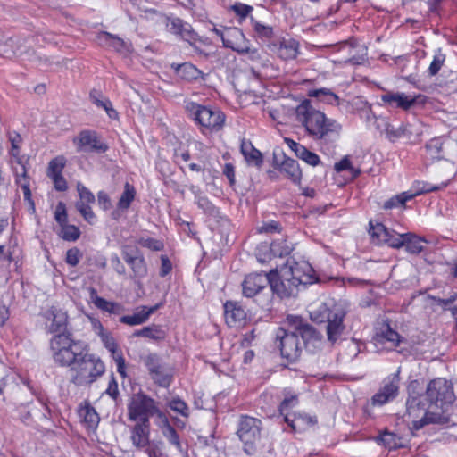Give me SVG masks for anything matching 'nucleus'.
Instances as JSON below:
<instances>
[{"label":"nucleus","mask_w":457,"mask_h":457,"mask_svg":"<svg viewBox=\"0 0 457 457\" xmlns=\"http://www.w3.org/2000/svg\"><path fill=\"white\" fill-rule=\"evenodd\" d=\"M420 382L412 380L408 386L406 413L409 418H418L420 412L424 415L412 420V428L419 430L428 424L450 427L457 423L453 420L455 399L453 385L443 378L432 379L426 389V396L419 393Z\"/></svg>","instance_id":"1"},{"label":"nucleus","mask_w":457,"mask_h":457,"mask_svg":"<svg viewBox=\"0 0 457 457\" xmlns=\"http://www.w3.org/2000/svg\"><path fill=\"white\" fill-rule=\"evenodd\" d=\"M275 336V343L287 365L298 362L303 348L310 353H316L323 345L322 335L299 315H287Z\"/></svg>","instance_id":"2"},{"label":"nucleus","mask_w":457,"mask_h":457,"mask_svg":"<svg viewBox=\"0 0 457 457\" xmlns=\"http://www.w3.org/2000/svg\"><path fill=\"white\" fill-rule=\"evenodd\" d=\"M296 120L304 128L309 137L315 141L322 151H330L338 141L342 126L336 120L328 118L324 112L303 100L295 108Z\"/></svg>","instance_id":"3"},{"label":"nucleus","mask_w":457,"mask_h":457,"mask_svg":"<svg viewBox=\"0 0 457 457\" xmlns=\"http://www.w3.org/2000/svg\"><path fill=\"white\" fill-rule=\"evenodd\" d=\"M369 233L373 240L378 245H386L393 249L405 248V251L410 254L418 255L424 250L423 244H427L428 240L416 235L412 232L397 233L393 229H389L383 223H373L372 220L369 222Z\"/></svg>","instance_id":"4"},{"label":"nucleus","mask_w":457,"mask_h":457,"mask_svg":"<svg viewBox=\"0 0 457 457\" xmlns=\"http://www.w3.org/2000/svg\"><path fill=\"white\" fill-rule=\"evenodd\" d=\"M49 349L56 365L71 368L83 352L88 350V345L82 340L75 339L72 333L60 334L50 338Z\"/></svg>","instance_id":"5"},{"label":"nucleus","mask_w":457,"mask_h":457,"mask_svg":"<svg viewBox=\"0 0 457 457\" xmlns=\"http://www.w3.org/2000/svg\"><path fill=\"white\" fill-rule=\"evenodd\" d=\"M187 117L198 127L203 135H212L223 129L225 113L216 106L204 105L189 101L185 104Z\"/></svg>","instance_id":"6"},{"label":"nucleus","mask_w":457,"mask_h":457,"mask_svg":"<svg viewBox=\"0 0 457 457\" xmlns=\"http://www.w3.org/2000/svg\"><path fill=\"white\" fill-rule=\"evenodd\" d=\"M72 372L71 382L77 386L91 385L105 372L104 361L95 353L85 350L70 368Z\"/></svg>","instance_id":"7"},{"label":"nucleus","mask_w":457,"mask_h":457,"mask_svg":"<svg viewBox=\"0 0 457 457\" xmlns=\"http://www.w3.org/2000/svg\"><path fill=\"white\" fill-rule=\"evenodd\" d=\"M309 283V276L302 275L298 263L280 275L277 269L269 271V285L272 292L279 298L292 296L301 284Z\"/></svg>","instance_id":"8"},{"label":"nucleus","mask_w":457,"mask_h":457,"mask_svg":"<svg viewBox=\"0 0 457 457\" xmlns=\"http://www.w3.org/2000/svg\"><path fill=\"white\" fill-rule=\"evenodd\" d=\"M7 137L12 145L10 154L14 158L16 163L20 166V168H14L15 182L22 190L24 201H26L29 206L35 210V204L30 190L29 177L27 174L24 157L21 155L22 137L17 131L8 132Z\"/></svg>","instance_id":"9"},{"label":"nucleus","mask_w":457,"mask_h":457,"mask_svg":"<svg viewBox=\"0 0 457 457\" xmlns=\"http://www.w3.org/2000/svg\"><path fill=\"white\" fill-rule=\"evenodd\" d=\"M262 430V422L260 419L241 414L238 418L237 436L243 443L244 451L251 455L257 450V445L261 442Z\"/></svg>","instance_id":"10"},{"label":"nucleus","mask_w":457,"mask_h":457,"mask_svg":"<svg viewBox=\"0 0 457 457\" xmlns=\"http://www.w3.org/2000/svg\"><path fill=\"white\" fill-rule=\"evenodd\" d=\"M153 383L159 387L169 388L174 380L175 368L166 363L156 353H149L143 358Z\"/></svg>","instance_id":"11"},{"label":"nucleus","mask_w":457,"mask_h":457,"mask_svg":"<svg viewBox=\"0 0 457 457\" xmlns=\"http://www.w3.org/2000/svg\"><path fill=\"white\" fill-rule=\"evenodd\" d=\"M156 414H160L156 401L142 392L133 395L127 406L128 419L133 422L150 421Z\"/></svg>","instance_id":"12"},{"label":"nucleus","mask_w":457,"mask_h":457,"mask_svg":"<svg viewBox=\"0 0 457 457\" xmlns=\"http://www.w3.org/2000/svg\"><path fill=\"white\" fill-rule=\"evenodd\" d=\"M297 403L295 396L285 398L278 407L281 415L284 416L285 422L291 428L295 433H301L308 428L316 424L317 420L305 413L288 412V409Z\"/></svg>","instance_id":"13"},{"label":"nucleus","mask_w":457,"mask_h":457,"mask_svg":"<svg viewBox=\"0 0 457 457\" xmlns=\"http://www.w3.org/2000/svg\"><path fill=\"white\" fill-rule=\"evenodd\" d=\"M77 152L104 154L109 149L97 131L83 129L72 139Z\"/></svg>","instance_id":"14"},{"label":"nucleus","mask_w":457,"mask_h":457,"mask_svg":"<svg viewBox=\"0 0 457 457\" xmlns=\"http://www.w3.org/2000/svg\"><path fill=\"white\" fill-rule=\"evenodd\" d=\"M400 376L399 371L386 377L378 391L371 397L372 406H382L394 401L399 394Z\"/></svg>","instance_id":"15"},{"label":"nucleus","mask_w":457,"mask_h":457,"mask_svg":"<svg viewBox=\"0 0 457 457\" xmlns=\"http://www.w3.org/2000/svg\"><path fill=\"white\" fill-rule=\"evenodd\" d=\"M121 255L132 271L133 278H144L147 275L145 259L137 246L124 245L121 246Z\"/></svg>","instance_id":"16"},{"label":"nucleus","mask_w":457,"mask_h":457,"mask_svg":"<svg viewBox=\"0 0 457 457\" xmlns=\"http://www.w3.org/2000/svg\"><path fill=\"white\" fill-rule=\"evenodd\" d=\"M381 100L392 107L408 111L416 104H425L428 97L421 94L408 96L404 93L388 92L381 96Z\"/></svg>","instance_id":"17"},{"label":"nucleus","mask_w":457,"mask_h":457,"mask_svg":"<svg viewBox=\"0 0 457 457\" xmlns=\"http://www.w3.org/2000/svg\"><path fill=\"white\" fill-rule=\"evenodd\" d=\"M223 309L225 322L229 328H240L247 323L249 318L241 303L228 300L223 303Z\"/></svg>","instance_id":"18"},{"label":"nucleus","mask_w":457,"mask_h":457,"mask_svg":"<svg viewBox=\"0 0 457 457\" xmlns=\"http://www.w3.org/2000/svg\"><path fill=\"white\" fill-rule=\"evenodd\" d=\"M43 317L47 320L46 323V332L49 334H71L68 329V315L66 312L51 308L43 313Z\"/></svg>","instance_id":"19"},{"label":"nucleus","mask_w":457,"mask_h":457,"mask_svg":"<svg viewBox=\"0 0 457 457\" xmlns=\"http://www.w3.org/2000/svg\"><path fill=\"white\" fill-rule=\"evenodd\" d=\"M222 44L225 47L239 54L249 53L250 51L249 41L245 38L243 31L237 27L225 28Z\"/></svg>","instance_id":"20"},{"label":"nucleus","mask_w":457,"mask_h":457,"mask_svg":"<svg viewBox=\"0 0 457 457\" xmlns=\"http://www.w3.org/2000/svg\"><path fill=\"white\" fill-rule=\"evenodd\" d=\"M269 285V272L262 273H250L245 276L242 282L243 295L247 298H252L258 295Z\"/></svg>","instance_id":"21"},{"label":"nucleus","mask_w":457,"mask_h":457,"mask_svg":"<svg viewBox=\"0 0 457 457\" xmlns=\"http://www.w3.org/2000/svg\"><path fill=\"white\" fill-rule=\"evenodd\" d=\"M327 315V337L331 344H335L343 335L345 326L344 320L345 313L343 311L333 312L326 308Z\"/></svg>","instance_id":"22"},{"label":"nucleus","mask_w":457,"mask_h":457,"mask_svg":"<svg viewBox=\"0 0 457 457\" xmlns=\"http://www.w3.org/2000/svg\"><path fill=\"white\" fill-rule=\"evenodd\" d=\"M290 250L285 240L273 241L270 245L263 244L257 248V259L260 262H266L275 257H283L289 254Z\"/></svg>","instance_id":"23"},{"label":"nucleus","mask_w":457,"mask_h":457,"mask_svg":"<svg viewBox=\"0 0 457 457\" xmlns=\"http://www.w3.org/2000/svg\"><path fill=\"white\" fill-rule=\"evenodd\" d=\"M129 431L131 444L137 450H143V448L146 447L151 442L150 421L145 420L144 422H135V424L130 427Z\"/></svg>","instance_id":"24"},{"label":"nucleus","mask_w":457,"mask_h":457,"mask_svg":"<svg viewBox=\"0 0 457 457\" xmlns=\"http://www.w3.org/2000/svg\"><path fill=\"white\" fill-rule=\"evenodd\" d=\"M167 27L170 33L186 42L194 43L196 39L197 33L193 29L191 24L180 18H168Z\"/></svg>","instance_id":"25"},{"label":"nucleus","mask_w":457,"mask_h":457,"mask_svg":"<svg viewBox=\"0 0 457 457\" xmlns=\"http://www.w3.org/2000/svg\"><path fill=\"white\" fill-rule=\"evenodd\" d=\"M284 141L288 148L294 152L295 156L303 161L308 165L316 167L321 163L320 158L316 153L310 151L307 149V147L301 145L300 143L288 137H285Z\"/></svg>","instance_id":"26"},{"label":"nucleus","mask_w":457,"mask_h":457,"mask_svg":"<svg viewBox=\"0 0 457 457\" xmlns=\"http://www.w3.org/2000/svg\"><path fill=\"white\" fill-rule=\"evenodd\" d=\"M277 169L283 173L293 184L299 186L302 181L303 172L298 162L291 157L284 156Z\"/></svg>","instance_id":"27"},{"label":"nucleus","mask_w":457,"mask_h":457,"mask_svg":"<svg viewBox=\"0 0 457 457\" xmlns=\"http://www.w3.org/2000/svg\"><path fill=\"white\" fill-rule=\"evenodd\" d=\"M240 153L248 165L261 168L263 164V155L260 150L254 147L249 139L243 138L240 144Z\"/></svg>","instance_id":"28"},{"label":"nucleus","mask_w":457,"mask_h":457,"mask_svg":"<svg viewBox=\"0 0 457 457\" xmlns=\"http://www.w3.org/2000/svg\"><path fill=\"white\" fill-rule=\"evenodd\" d=\"M80 421L87 429H95L99 423V416L96 409L87 401L80 403L78 409Z\"/></svg>","instance_id":"29"},{"label":"nucleus","mask_w":457,"mask_h":457,"mask_svg":"<svg viewBox=\"0 0 457 457\" xmlns=\"http://www.w3.org/2000/svg\"><path fill=\"white\" fill-rule=\"evenodd\" d=\"M89 296L95 306L103 312H106L110 314H120L124 310L121 304L115 302L107 301L104 297L99 296L96 289L94 287L89 289Z\"/></svg>","instance_id":"30"},{"label":"nucleus","mask_w":457,"mask_h":457,"mask_svg":"<svg viewBox=\"0 0 457 457\" xmlns=\"http://www.w3.org/2000/svg\"><path fill=\"white\" fill-rule=\"evenodd\" d=\"M158 306L147 307L142 306L140 310L132 315H123L120 318V322L129 326L141 325L148 320L150 316L157 310Z\"/></svg>","instance_id":"31"},{"label":"nucleus","mask_w":457,"mask_h":457,"mask_svg":"<svg viewBox=\"0 0 457 457\" xmlns=\"http://www.w3.org/2000/svg\"><path fill=\"white\" fill-rule=\"evenodd\" d=\"M133 337H145L156 342H160L166 338L167 333L161 325L152 324L140 329L135 330L133 332Z\"/></svg>","instance_id":"32"},{"label":"nucleus","mask_w":457,"mask_h":457,"mask_svg":"<svg viewBox=\"0 0 457 457\" xmlns=\"http://www.w3.org/2000/svg\"><path fill=\"white\" fill-rule=\"evenodd\" d=\"M299 54V43L295 39H283L277 49L278 56L285 61L294 60Z\"/></svg>","instance_id":"33"},{"label":"nucleus","mask_w":457,"mask_h":457,"mask_svg":"<svg viewBox=\"0 0 457 457\" xmlns=\"http://www.w3.org/2000/svg\"><path fill=\"white\" fill-rule=\"evenodd\" d=\"M375 340L380 344L388 342L391 344L392 347H397L401 342V337L388 323H386L383 324L376 333Z\"/></svg>","instance_id":"34"},{"label":"nucleus","mask_w":457,"mask_h":457,"mask_svg":"<svg viewBox=\"0 0 457 457\" xmlns=\"http://www.w3.org/2000/svg\"><path fill=\"white\" fill-rule=\"evenodd\" d=\"M446 186L447 183H442L440 186H435L426 181L414 180L411 184L410 190L406 192L407 195L410 196V199L411 200L418 195L438 191L445 187Z\"/></svg>","instance_id":"35"},{"label":"nucleus","mask_w":457,"mask_h":457,"mask_svg":"<svg viewBox=\"0 0 457 457\" xmlns=\"http://www.w3.org/2000/svg\"><path fill=\"white\" fill-rule=\"evenodd\" d=\"M179 76L187 81H195L201 79L203 71L191 62L178 64L175 68Z\"/></svg>","instance_id":"36"},{"label":"nucleus","mask_w":457,"mask_h":457,"mask_svg":"<svg viewBox=\"0 0 457 457\" xmlns=\"http://www.w3.org/2000/svg\"><path fill=\"white\" fill-rule=\"evenodd\" d=\"M136 195L137 191L135 187L132 184L126 182L124 184V190L120 195L117 204L118 208L120 210L129 209L132 202L135 200Z\"/></svg>","instance_id":"37"},{"label":"nucleus","mask_w":457,"mask_h":457,"mask_svg":"<svg viewBox=\"0 0 457 457\" xmlns=\"http://www.w3.org/2000/svg\"><path fill=\"white\" fill-rule=\"evenodd\" d=\"M162 432L168 442L172 445L178 451L182 452V445L177 430L170 424L169 420L165 419Z\"/></svg>","instance_id":"38"},{"label":"nucleus","mask_w":457,"mask_h":457,"mask_svg":"<svg viewBox=\"0 0 457 457\" xmlns=\"http://www.w3.org/2000/svg\"><path fill=\"white\" fill-rule=\"evenodd\" d=\"M378 440L389 450L397 449L402 446V438L387 430L381 432L378 436Z\"/></svg>","instance_id":"39"},{"label":"nucleus","mask_w":457,"mask_h":457,"mask_svg":"<svg viewBox=\"0 0 457 457\" xmlns=\"http://www.w3.org/2000/svg\"><path fill=\"white\" fill-rule=\"evenodd\" d=\"M67 164V159L64 155H57L49 162L46 169L47 177L61 175Z\"/></svg>","instance_id":"40"},{"label":"nucleus","mask_w":457,"mask_h":457,"mask_svg":"<svg viewBox=\"0 0 457 457\" xmlns=\"http://www.w3.org/2000/svg\"><path fill=\"white\" fill-rule=\"evenodd\" d=\"M29 408H34L35 414H33V420H45L50 418V408L47 403L42 399H38L37 403H29Z\"/></svg>","instance_id":"41"},{"label":"nucleus","mask_w":457,"mask_h":457,"mask_svg":"<svg viewBox=\"0 0 457 457\" xmlns=\"http://www.w3.org/2000/svg\"><path fill=\"white\" fill-rule=\"evenodd\" d=\"M195 203L203 212L211 217H216L219 214V209L205 195H197Z\"/></svg>","instance_id":"42"},{"label":"nucleus","mask_w":457,"mask_h":457,"mask_svg":"<svg viewBox=\"0 0 457 457\" xmlns=\"http://www.w3.org/2000/svg\"><path fill=\"white\" fill-rule=\"evenodd\" d=\"M229 11H232L237 17L238 23H242L253 11V6L237 2L229 6Z\"/></svg>","instance_id":"43"},{"label":"nucleus","mask_w":457,"mask_h":457,"mask_svg":"<svg viewBox=\"0 0 457 457\" xmlns=\"http://www.w3.org/2000/svg\"><path fill=\"white\" fill-rule=\"evenodd\" d=\"M29 407V403H22L16 407L18 419L26 425H30L34 422L33 414H35L36 410Z\"/></svg>","instance_id":"44"},{"label":"nucleus","mask_w":457,"mask_h":457,"mask_svg":"<svg viewBox=\"0 0 457 457\" xmlns=\"http://www.w3.org/2000/svg\"><path fill=\"white\" fill-rule=\"evenodd\" d=\"M61 237L69 242H74L78 240L81 235L79 228L69 223L61 227Z\"/></svg>","instance_id":"45"},{"label":"nucleus","mask_w":457,"mask_h":457,"mask_svg":"<svg viewBox=\"0 0 457 457\" xmlns=\"http://www.w3.org/2000/svg\"><path fill=\"white\" fill-rule=\"evenodd\" d=\"M408 201H411V199L405 191L385 201L382 207L384 210H390L399 206H403Z\"/></svg>","instance_id":"46"},{"label":"nucleus","mask_w":457,"mask_h":457,"mask_svg":"<svg viewBox=\"0 0 457 457\" xmlns=\"http://www.w3.org/2000/svg\"><path fill=\"white\" fill-rule=\"evenodd\" d=\"M168 406L170 408V410L183 417L187 418L189 416L188 405L179 396L171 398V400L168 403Z\"/></svg>","instance_id":"47"},{"label":"nucleus","mask_w":457,"mask_h":457,"mask_svg":"<svg viewBox=\"0 0 457 457\" xmlns=\"http://www.w3.org/2000/svg\"><path fill=\"white\" fill-rule=\"evenodd\" d=\"M92 204H84L82 203H76L75 207L80 213L83 219L90 225L96 222V215L95 214Z\"/></svg>","instance_id":"48"},{"label":"nucleus","mask_w":457,"mask_h":457,"mask_svg":"<svg viewBox=\"0 0 457 457\" xmlns=\"http://www.w3.org/2000/svg\"><path fill=\"white\" fill-rule=\"evenodd\" d=\"M77 191L79 194V201L76 203H82L84 204H93L96 202L94 194L81 182L77 183Z\"/></svg>","instance_id":"49"},{"label":"nucleus","mask_w":457,"mask_h":457,"mask_svg":"<svg viewBox=\"0 0 457 457\" xmlns=\"http://www.w3.org/2000/svg\"><path fill=\"white\" fill-rule=\"evenodd\" d=\"M104 345V347L112 354L115 355L118 353L119 346L112 337V333L108 330L98 336Z\"/></svg>","instance_id":"50"},{"label":"nucleus","mask_w":457,"mask_h":457,"mask_svg":"<svg viewBox=\"0 0 457 457\" xmlns=\"http://www.w3.org/2000/svg\"><path fill=\"white\" fill-rule=\"evenodd\" d=\"M189 46L192 47L193 54L197 55L199 58L207 59L210 56V54L199 45H210L207 42V39H203L197 34L196 39L194 43L187 42Z\"/></svg>","instance_id":"51"},{"label":"nucleus","mask_w":457,"mask_h":457,"mask_svg":"<svg viewBox=\"0 0 457 457\" xmlns=\"http://www.w3.org/2000/svg\"><path fill=\"white\" fill-rule=\"evenodd\" d=\"M138 245L142 247L148 248L152 251H162L164 248V244L162 241L154 238V237H140L137 240Z\"/></svg>","instance_id":"52"},{"label":"nucleus","mask_w":457,"mask_h":457,"mask_svg":"<svg viewBox=\"0 0 457 457\" xmlns=\"http://www.w3.org/2000/svg\"><path fill=\"white\" fill-rule=\"evenodd\" d=\"M83 257V253L80 249L74 246L70 248L66 252L65 262L71 267H76Z\"/></svg>","instance_id":"53"},{"label":"nucleus","mask_w":457,"mask_h":457,"mask_svg":"<svg viewBox=\"0 0 457 457\" xmlns=\"http://www.w3.org/2000/svg\"><path fill=\"white\" fill-rule=\"evenodd\" d=\"M308 96L311 97H317L320 99L326 98V100H328V102L329 103L338 100V96L335 93L327 88L309 90Z\"/></svg>","instance_id":"54"},{"label":"nucleus","mask_w":457,"mask_h":457,"mask_svg":"<svg viewBox=\"0 0 457 457\" xmlns=\"http://www.w3.org/2000/svg\"><path fill=\"white\" fill-rule=\"evenodd\" d=\"M445 61V54H443L441 53L435 54L433 57V60L428 69V75L431 77L436 76L441 70L442 66L444 65Z\"/></svg>","instance_id":"55"},{"label":"nucleus","mask_w":457,"mask_h":457,"mask_svg":"<svg viewBox=\"0 0 457 457\" xmlns=\"http://www.w3.org/2000/svg\"><path fill=\"white\" fill-rule=\"evenodd\" d=\"M54 219L60 227L68 223V213L63 202H59L55 207Z\"/></svg>","instance_id":"56"},{"label":"nucleus","mask_w":457,"mask_h":457,"mask_svg":"<svg viewBox=\"0 0 457 457\" xmlns=\"http://www.w3.org/2000/svg\"><path fill=\"white\" fill-rule=\"evenodd\" d=\"M257 229L259 233L272 234L280 233L282 227L278 221L270 220L268 222H263L262 225L260 226Z\"/></svg>","instance_id":"57"},{"label":"nucleus","mask_w":457,"mask_h":457,"mask_svg":"<svg viewBox=\"0 0 457 457\" xmlns=\"http://www.w3.org/2000/svg\"><path fill=\"white\" fill-rule=\"evenodd\" d=\"M253 29L259 37L270 38L273 36V29L271 27L262 24L259 21H254Z\"/></svg>","instance_id":"58"},{"label":"nucleus","mask_w":457,"mask_h":457,"mask_svg":"<svg viewBox=\"0 0 457 457\" xmlns=\"http://www.w3.org/2000/svg\"><path fill=\"white\" fill-rule=\"evenodd\" d=\"M51 179L54 188L57 192H65L68 189V182L62 174L48 177Z\"/></svg>","instance_id":"59"},{"label":"nucleus","mask_w":457,"mask_h":457,"mask_svg":"<svg viewBox=\"0 0 457 457\" xmlns=\"http://www.w3.org/2000/svg\"><path fill=\"white\" fill-rule=\"evenodd\" d=\"M148 457H165L160 445L155 442H150L149 445L143 448Z\"/></svg>","instance_id":"60"},{"label":"nucleus","mask_w":457,"mask_h":457,"mask_svg":"<svg viewBox=\"0 0 457 457\" xmlns=\"http://www.w3.org/2000/svg\"><path fill=\"white\" fill-rule=\"evenodd\" d=\"M98 38L109 45H114L115 43H117L119 46H123L124 44L121 38L106 31L100 32L98 35Z\"/></svg>","instance_id":"61"},{"label":"nucleus","mask_w":457,"mask_h":457,"mask_svg":"<svg viewBox=\"0 0 457 457\" xmlns=\"http://www.w3.org/2000/svg\"><path fill=\"white\" fill-rule=\"evenodd\" d=\"M172 270V263L167 255H161V269L159 275L162 278L169 275Z\"/></svg>","instance_id":"62"},{"label":"nucleus","mask_w":457,"mask_h":457,"mask_svg":"<svg viewBox=\"0 0 457 457\" xmlns=\"http://www.w3.org/2000/svg\"><path fill=\"white\" fill-rule=\"evenodd\" d=\"M97 202H98L99 206L104 211H107L112 208L111 198L105 191L102 190L97 193Z\"/></svg>","instance_id":"63"},{"label":"nucleus","mask_w":457,"mask_h":457,"mask_svg":"<svg viewBox=\"0 0 457 457\" xmlns=\"http://www.w3.org/2000/svg\"><path fill=\"white\" fill-rule=\"evenodd\" d=\"M105 393L112 399H113L115 401L118 399V397L120 395L118 383L113 376L109 380L108 386H107V389L105 390Z\"/></svg>","instance_id":"64"}]
</instances>
